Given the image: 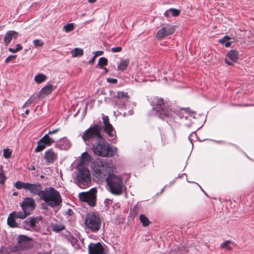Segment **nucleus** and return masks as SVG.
<instances>
[{"label":"nucleus","mask_w":254,"mask_h":254,"mask_svg":"<svg viewBox=\"0 0 254 254\" xmlns=\"http://www.w3.org/2000/svg\"><path fill=\"white\" fill-rule=\"evenodd\" d=\"M89 254H106L104 248L100 243H91L88 246Z\"/></svg>","instance_id":"obj_17"},{"label":"nucleus","mask_w":254,"mask_h":254,"mask_svg":"<svg viewBox=\"0 0 254 254\" xmlns=\"http://www.w3.org/2000/svg\"><path fill=\"white\" fill-rule=\"evenodd\" d=\"M77 241V240L75 238H73L72 239V243H75Z\"/></svg>","instance_id":"obj_52"},{"label":"nucleus","mask_w":254,"mask_h":254,"mask_svg":"<svg viewBox=\"0 0 254 254\" xmlns=\"http://www.w3.org/2000/svg\"><path fill=\"white\" fill-rule=\"evenodd\" d=\"M129 64L128 59L123 60L121 61L120 64L118 66V69L120 71H124L127 69Z\"/></svg>","instance_id":"obj_24"},{"label":"nucleus","mask_w":254,"mask_h":254,"mask_svg":"<svg viewBox=\"0 0 254 254\" xmlns=\"http://www.w3.org/2000/svg\"><path fill=\"white\" fill-rule=\"evenodd\" d=\"M17 194H18L17 192H13V195L14 196H16L17 195Z\"/></svg>","instance_id":"obj_57"},{"label":"nucleus","mask_w":254,"mask_h":254,"mask_svg":"<svg viewBox=\"0 0 254 254\" xmlns=\"http://www.w3.org/2000/svg\"><path fill=\"white\" fill-rule=\"evenodd\" d=\"M28 184V183H24L23 182H21L20 181H17L14 185L15 187L19 190L21 189H24L25 190H26L27 185Z\"/></svg>","instance_id":"obj_30"},{"label":"nucleus","mask_w":254,"mask_h":254,"mask_svg":"<svg viewBox=\"0 0 254 254\" xmlns=\"http://www.w3.org/2000/svg\"><path fill=\"white\" fill-rule=\"evenodd\" d=\"M84 223L88 230L95 233L100 230L101 227L102 220L98 214L90 213L86 215Z\"/></svg>","instance_id":"obj_7"},{"label":"nucleus","mask_w":254,"mask_h":254,"mask_svg":"<svg viewBox=\"0 0 254 254\" xmlns=\"http://www.w3.org/2000/svg\"><path fill=\"white\" fill-rule=\"evenodd\" d=\"M32 239L25 235H20L18 237L17 247L19 250H25L32 247Z\"/></svg>","instance_id":"obj_15"},{"label":"nucleus","mask_w":254,"mask_h":254,"mask_svg":"<svg viewBox=\"0 0 254 254\" xmlns=\"http://www.w3.org/2000/svg\"><path fill=\"white\" fill-rule=\"evenodd\" d=\"M46 76L44 74H39L35 76V81L37 83H41L46 79Z\"/></svg>","instance_id":"obj_29"},{"label":"nucleus","mask_w":254,"mask_h":254,"mask_svg":"<svg viewBox=\"0 0 254 254\" xmlns=\"http://www.w3.org/2000/svg\"><path fill=\"white\" fill-rule=\"evenodd\" d=\"M89 156L87 152H85L82 154V161H88Z\"/></svg>","instance_id":"obj_38"},{"label":"nucleus","mask_w":254,"mask_h":254,"mask_svg":"<svg viewBox=\"0 0 254 254\" xmlns=\"http://www.w3.org/2000/svg\"><path fill=\"white\" fill-rule=\"evenodd\" d=\"M42 185L40 184H30L28 183L26 190H29L31 193L36 194L41 197V192H42Z\"/></svg>","instance_id":"obj_18"},{"label":"nucleus","mask_w":254,"mask_h":254,"mask_svg":"<svg viewBox=\"0 0 254 254\" xmlns=\"http://www.w3.org/2000/svg\"><path fill=\"white\" fill-rule=\"evenodd\" d=\"M32 169L33 170H34V169H35L34 167H32Z\"/></svg>","instance_id":"obj_62"},{"label":"nucleus","mask_w":254,"mask_h":254,"mask_svg":"<svg viewBox=\"0 0 254 254\" xmlns=\"http://www.w3.org/2000/svg\"><path fill=\"white\" fill-rule=\"evenodd\" d=\"M15 49H16V50H17V51L18 52V51H20V50H22V46H21V45L20 44H17V45H16V48Z\"/></svg>","instance_id":"obj_48"},{"label":"nucleus","mask_w":254,"mask_h":254,"mask_svg":"<svg viewBox=\"0 0 254 254\" xmlns=\"http://www.w3.org/2000/svg\"><path fill=\"white\" fill-rule=\"evenodd\" d=\"M81 201L86 202L89 206L93 207L96 204L97 190L95 188L91 189L87 192H82L78 194Z\"/></svg>","instance_id":"obj_8"},{"label":"nucleus","mask_w":254,"mask_h":254,"mask_svg":"<svg viewBox=\"0 0 254 254\" xmlns=\"http://www.w3.org/2000/svg\"><path fill=\"white\" fill-rule=\"evenodd\" d=\"M230 39V38L229 37L225 36L222 39H221L219 40V42L220 43L224 44L225 42H226V41L229 40Z\"/></svg>","instance_id":"obj_40"},{"label":"nucleus","mask_w":254,"mask_h":254,"mask_svg":"<svg viewBox=\"0 0 254 254\" xmlns=\"http://www.w3.org/2000/svg\"><path fill=\"white\" fill-rule=\"evenodd\" d=\"M96 58V56L94 55L93 57L91 58V59L89 61L88 63L89 64H93L95 62Z\"/></svg>","instance_id":"obj_46"},{"label":"nucleus","mask_w":254,"mask_h":254,"mask_svg":"<svg viewBox=\"0 0 254 254\" xmlns=\"http://www.w3.org/2000/svg\"><path fill=\"white\" fill-rule=\"evenodd\" d=\"M94 56H96V57L99 56H101L104 54V52L102 51H97L93 53Z\"/></svg>","instance_id":"obj_44"},{"label":"nucleus","mask_w":254,"mask_h":254,"mask_svg":"<svg viewBox=\"0 0 254 254\" xmlns=\"http://www.w3.org/2000/svg\"><path fill=\"white\" fill-rule=\"evenodd\" d=\"M59 130H60L59 128H57V129H54L51 131L50 130L48 134V135L55 134V133H56L57 132H58Z\"/></svg>","instance_id":"obj_45"},{"label":"nucleus","mask_w":254,"mask_h":254,"mask_svg":"<svg viewBox=\"0 0 254 254\" xmlns=\"http://www.w3.org/2000/svg\"><path fill=\"white\" fill-rule=\"evenodd\" d=\"M111 50L113 53L120 52L122 50V48L121 47H114L112 48Z\"/></svg>","instance_id":"obj_39"},{"label":"nucleus","mask_w":254,"mask_h":254,"mask_svg":"<svg viewBox=\"0 0 254 254\" xmlns=\"http://www.w3.org/2000/svg\"><path fill=\"white\" fill-rule=\"evenodd\" d=\"M15 218H19L20 219H24L28 215L26 212L24 211H13L11 213Z\"/></svg>","instance_id":"obj_25"},{"label":"nucleus","mask_w":254,"mask_h":254,"mask_svg":"<svg viewBox=\"0 0 254 254\" xmlns=\"http://www.w3.org/2000/svg\"><path fill=\"white\" fill-rule=\"evenodd\" d=\"M68 211L69 215H71L70 212H71L72 211L71 210H69Z\"/></svg>","instance_id":"obj_59"},{"label":"nucleus","mask_w":254,"mask_h":254,"mask_svg":"<svg viewBox=\"0 0 254 254\" xmlns=\"http://www.w3.org/2000/svg\"><path fill=\"white\" fill-rule=\"evenodd\" d=\"M0 254H7L5 251V249L3 248L0 249Z\"/></svg>","instance_id":"obj_47"},{"label":"nucleus","mask_w":254,"mask_h":254,"mask_svg":"<svg viewBox=\"0 0 254 254\" xmlns=\"http://www.w3.org/2000/svg\"><path fill=\"white\" fill-rule=\"evenodd\" d=\"M18 33L14 31H8L5 35L4 43L5 46H7L11 41L13 38H16Z\"/></svg>","instance_id":"obj_21"},{"label":"nucleus","mask_w":254,"mask_h":254,"mask_svg":"<svg viewBox=\"0 0 254 254\" xmlns=\"http://www.w3.org/2000/svg\"><path fill=\"white\" fill-rule=\"evenodd\" d=\"M88 0V2L90 3H94V2H96V1L97 0Z\"/></svg>","instance_id":"obj_53"},{"label":"nucleus","mask_w":254,"mask_h":254,"mask_svg":"<svg viewBox=\"0 0 254 254\" xmlns=\"http://www.w3.org/2000/svg\"><path fill=\"white\" fill-rule=\"evenodd\" d=\"M20 206L22 210L29 215L35 209L36 205L34 198L27 197L24 198L23 201L20 204Z\"/></svg>","instance_id":"obj_12"},{"label":"nucleus","mask_w":254,"mask_h":254,"mask_svg":"<svg viewBox=\"0 0 254 254\" xmlns=\"http://www.w3.org/2000/svg\"><path fill=\"white\" fill-rule=\"evenodd\" d=\"M139 220L143 227L149 226L151 223L148 218L144 214H141L139 216Z\"/></svg>","instance_id":"obj_27"},{"label":"nucleus","mask_w":254,"mask_h":254,"mask_svg":"<svg viewBox=\"0 0 254 254\" xmlns=\"http://www.w3.org/2000/svg\"><path fill=\"white\" fill-rule=\"evenodd\" d=\"M103 68L105 70V73H106L108 72V69L106 67H103Z\"/></svg>","instance_id":"obj_54"},{"label":"nucleus","mask_w":254,"mask_h":254,"mask_svg":"<svg viewBox=\"0 0 254 254\" xmlns=\"http://www.w3.org/2000/svg\"><path fill=\"white\" fill-rule=\"evenodd\" d=\"M238 51L233 50H230L227 54V58L225 59V63L229 65H232L233 63L237 62L238 59Z\"/></svg>","instance_id":"obj_19"},{"label":"nucleus","mask_w":254,"mask_h":254,"mask_svg":"<svg viewBox=\"0 0 254 254\" xmlns=\"http://www.w3.org/2000/svg\"><path fill=\"white\" fill-rule=\"evenodd\" d=\"M91 175L89 170L82 167L80 168L77 175L76 180L78 185L80 187L87 186L91 182Z\"/></svg>","instance_id":"obj_9"},{"label":"nucleus","mask_w":254,"mask_h":254,"mask_svg":"<svg viewBox=\"0 0 254 254\" xmlns=\"http://www.w3.org/2000/svg\"><path fill=\"white\" fill-rule=\"evenodd\" d=\"M92 150L97 155L103 157H113L117 151L115 147H111L106 143L103 138L100 141L93 143Z\"/></svg>","instance_id":"obj_4"},{"label":"nucleus","mask_w":254,"mask_h":254,"mask_svg":"<svg viewBox=\"0 0 254 254\" xmlns=\"http://www.w3.org/2000/svg\"><path fill=\"white\" fill-rule=\"evenodd\" d=\"M63 28L65 32H69L71 31H72L74 28V24L72 23H68L65 25Z\"/></svg>","instance_id":"obj_31"},{"label":"nucleus","mask_w":254,"mask_h":254,"mask_svg":"<svg viewBox=\"0 0 254 254\" xmlns=\"http://www.w3.org/2000/svg\"><path fill=\"white\" fill-rule=\"evenodd\" d=\"M231 242L227 240L221 245V247L222 248H226L228 250H231L232 248L229 245Z\"/></svg>","instance_id":"obj_34"},{"label":"nucleus","mask_w":254,"mask_h":254,"mask_svg":"<svg viewBox=\"0 0 254 254\" xmlns=\"http://www.w3.org/2000/svg\"><path fill=\"white\" fill-rule=\"evenodd\" d=\"M169 10L168 11H165V12L164 13V15L165 16L167 17H168L169 16Z\"/></svg>","instance_id":"obj_51"},{"label":"nucleus","mask_w":254,"mask_h":254,"mask_svg":"<svg viewBox=\"0 0 254 254\" xmlns=\"http://www.w3.org/2000/svg\"><path fill=\"white\" fill-rule=\"evenodd\" d=\"M188 110H189V109H186V111L187 112Z\"/></svg>","instance_id":"obj_60"},{"label":"nucleus","mask_w":254,"mask_h":254,"mask_svg":"<svg viewBox=\"0 0 254 254\" xmlns=\"http://www.w3.org/2000/svg\"><path fill=\"white\" fill-rule=\"evenodd\" d=\"M231 44V42H226L225 43V46L227 48L229 47L230 46Z\"/></svg>","instance_id":"obj_50"},{"label":"nucleus","mask_w":254,"mask_h":254,"mask_svg":"<svg viewBox=\"0 0 254 254\" xmlns=\"http://www.w3.org/2000/svg\"><path fill=\"white\" fill-rule=\"evenodd\" d=\"M16 55H10L6 59H5V63H8L11 60L13 59L16 58Z\"/></svg>","instance_id":"obj_41"},{"label":"nucleus","mask_w":254,"mask_h":254,"mask_svg":"<svg viewBox=\"0 0 254 254\" xmlns=\"http://www.w3.org/2000/svg\"><path fill=\"white\" fill-rule=\"evenodd\" d=\"M41 220L37 217H30L23 223V227L24 229L32 231L38 232L40 228L36 226V224Z\"/></svg>","instance_id":"obj_14"},{"label":"nucleus","mask_w":254,"mask_h":254,"mask_svg":"<svg viewBox=\"0 0 254 254\" xmlns=\"http://www.w3.org/2000/svg\"><path fill=\"white\" fill-rule=\"evenodd\" d=\"M169 11L172 12V15L174 17L179 16L181 12L180 10L173 8H170Z\"/></svg>","instance_id":"obj_35"},{"label":"nucleus","mask_w":254,"mask_h":254,"mask_svg":"<svg viewBox=\"0 0 254 254\" xmlns=\"http://www.w3.org/2000/svg\"><path fill=\"white\" fill-rule=\"evenodd\" d=\"M102 119L104 125V131L109 137L113 138L115 131L112 125L110 123L108 116L104 115Z\"/></svg>","instance_id":"obj_16"},{"label":"nucleus","mask_w":254,"mask_h":254,"mask_svg":"<svg viewBox=\"0 0 254 254\" xmlns=\"http://www.w3.org/2000/svg\"><path fill=\"white\" fill-rule=\"evenodd\" d=\"M175 31V26L171 24H164L162 27L159 30L156 35V38L158 40H161L165 37L170 35L174 33Z\"/></svg>","instance_id":"obj_11"},{"label":"nucleus","mask_w":254,"mask_h":254,"mask_svg":"<svg viewBox=\"0 0 254 254\" xmlns=\"http://www.w3.org/2000/svg\"><path fill=\"white\" fill-rule=\"evenodd\" d=\"M151 105L153 106L152 111L155 112V115L161 119L172 117L174 112L169 106L168 103L157 97L151 99Z\"/></svg>","instance_id":"obj_1"},{"label":"nucleus","mask_w":254,"mask_h":254,"mask_svg":"<svg viewBox=\"0 0 254 254\" xmlns=\"http://www.w3.org/2000/svg\"><path fill=\"white\" fill-rule=\"evenodd\" d=\"M33 44L36 47L38 46L42 47L44 45V42L39 39L34 40L33 41Z\"/></svg>","instance_id":"obj_37"},{"label":"nucleus","mask_w":254,"mask_h":254,"mask_svg":"<svg viewBox=\"0 0 254 254\" xmlns=\"http://www.w3.org/2000/svg\"><path fill=\"white\" fill-rule=\"evenodd\" d=\"M44 158L47 163L53 164L57 160L58 154L54 151L53 149L51 148L45 152Z\"/></svg>","instance_id":"obj_20"},{"label":"nucleus","mask_w":254,"mask_h":254,"mask_svg":"<svg viewBox=\"0 0 254 254\" xmlns=\"http://www.w3.org/2000/svg\"><path fill=\"white\" fill-rule=\"evenodd\" d=\"M55 141L53 138L49 137L48 134H46L38 141V145L34 150L35 152L42 151L47 146L51 145Z\"/></svg>","instance_id":"obj_13"},{"label":"nucleus","mask_w":254,"mask_h":254,"mask_svg":"<svg viewBox=\"0 0 254 254\" xmlns=\"http://www.w3.org/2000/svg\"><path fill=\"white\" fill-rule=\"evenodd\" d=\"M32 101L31 100H30V99L28 100L25 103V104L23 105L22 108H25L26 107H29L30 106L31 104H32Z\"/></svg>","instance_id":"obj_43"},{"label":"nucleus","mask_w":254,"mask_h":254,"mask_svg":"<svg viewBox=\"0 0 254 254\" xmlns=\"http://www.w3.org/2000/svg\"><path fill=\"white\" fill-rule=\"evenodd\" d=\"M6 179V177L4 175V171L2 169V167L0 168V184L3 185Z\"/></svg>","instance_id":"obj_32"},{"label":"nucleus","mask_w":254,"mask_h":254,"mask_svg":"<svg viewBox=\"0 0 254 254\" xmlns=\"http://www.w3.org/2000/svg\"><path fill=\"white\" fill-rule=\"evenodd\" d=\"M32 169L33 170H34V169H35L34 167H32Z\"/></svg>","instance_id":"obj_61"},{"label":"nucleus","mask_w":254,"mask_h":254,"mask_svg":"<svg viewBox=\"0 0 254 254\" xmlns=\"http://www.w3.org/2000/svg\"><path fill=\"white\" fill-rule=\"evenodd\" d=\"M101 130V127L97 124H95L83 132L82 138L86 144H93L94 142L103 139Z\"/></svg>","instance_id":"obj_3"},{"label":"nucleus","mask_w":254,"mask_h":254,"mask_svg":"<svg viewBox=\"0 0 254 254\" xmlns=\"http://www.w3.org/2000/svg\"><path fill=\"white\" fill-rule=\"evenodd\" d=\"M114 169V165L112 163L98 161L93 163L94 176L97 178L109 176V174H112Z\"/></svg>","instance_id":"obj_5"},{"label":"nucleus","mask_w":254,"mask_h":254,"mask_svg":"<svg viewBox=\"0 0 254 254\" xmlns=\"http://www.w3.org/2000/svg\"><path fill=\"white\" fill-rule=\"evenodd\" d=\"M8 51L12 53H15L17 52V51L16 49H14L12 48H9Z\"/></svg>","instance_id":"obj_49"},{"label":"nucleus","mask_w":254,"mask_h":254,"mask_svg":"<svg viewBox=\"0 0 254 254\" xmlns=\"http://www.w3.org/2000/svg\"><path fill=\"white\" fill-rule=\"evenodd\" d=\"M25 113L26 114V115H28L29 113V110H26L25 112Z\"/></svg>","instance_id":"obj_55"},{"label":"nucleus","mask_w":254,"mask_h":254,"mask_svg":"<svg viewBox=\"0 0 254 254\" xmlns=\"http://www.w3.org/2000/svg\"><path fill=\"white\" fill-rule=\"evenodd\" d=\"M11 156V151L9 149H5L3 150V156L5 158H9Z\"/></svg>","instance_id":"obj_36"},{"label":"nucleus","mask_w":254,"mask_h":254,"mask_svg":"<svg viewBox=\"0 0 254 254\" xmlns=\"http://www.w3.org/2000/svg\"><path fill=\"white\" fill-rule=\"evenodd\" d=\"M40 198L51 207L59 206L62 203V198L59 191L53 187L47 188L41 192Z\"/></svg>","instance_id":"obj_2"},{"label":"nucleus","mask_w":254,"mask_h":254,"mask_svg":"<svg viewBox=\"0 0 254 254\" xmlns=\"http://www.w3.org/2000/svg\"><path fill=\"white\" fill-rule=\"evenodd\" d=\"M107 81L111 83L116 84L118 82V80L115 78H108L107 79Z\"/></svg>","instance_id":"obj_42"},{"label":"nucleus","mask_w":254,"mask_h":254,"mask_svg":"<svg viewBox=\"0 0 254 254\" xmlns=\"http://www.w3.org/2000/svg\"><path fill=\"white\" fill-rule=\"evenodd\" d=\"M84 52L82 49L76 48L71 51L73 57H81L83 55Z\"/></svg>","instance_id":"obj_26"},{"label":"nucleus","mask_w":254,"mask_h":254,"mask_svg":"<svg viewBox=\"0 0 254 254\" xmlns=\"http://www.w3.org/2000/svg\"><path fill=\"white\" fill-rule=\"evenodd\" d=\"M15 217L11 213L9 214L7 219V223L9 227L11 228L18 227V224L15 221Z\"/></svg>","instance_id":"obj_22"},{"label":"nucleus","mask_w":254,"mask_h":254,"mask_svg":"<svg viewBox=\"0 0 254 254\" xmlns=\"http://www.w3.org/2000/svg\"><path fill=\"white\" fill-rule=\"evenodd\" d=\"M129 99V96L127 92L118 91L117 95L113 97V102L118 107L123 108L128 101Z\"/></svg>","instance_id":"obj_10"},{"label":"nucleus","mask_w":254,"mask_h":254,"mask_svg":"<svg viewBox=\"0 0 254 254\" xmlns=\"http://www.w3.org/2000/svg\"><path fill=\"white\" fill-rule=\"evenodd\" d=\"M108 64V60L107 58L104 57L100 58L99 59L98 65L102 67L103 66L107 65Z\"/></svg>","instance_id":"obj_33"},{"label":"nucleus","mask_w":254,"mask_h":254,"mask_svg":"<svg viewBox=\"0 0 254 254\" xmlns=\"http://www.w3.org/2000/svg\"><path fill=\"white\" fill-rule=\"evenodd\" d=\"M37 254H48V253H38Z\"/></svg>","instance_id":"obj_58"},{"label":"nucleus","mask_w":254,"mask_h":254,"mask_svg":"<svg viewBox=\"0 0 254 254\" xmlns=\"http://www.w3.org/2000/svg\"><path fill=\"white\" fill-rule=\"evenodd\" d=\"M54 89L55 88H54L53 85L52 84H48L42 88L40 93L41 95H48L50 94Z\"/></svg>","instance_id":"obj_23"},{"label":"nucleus","mask_w":254,"mask_h":254,"mask_svg":"<svg viewBox=\"0 0 254 254\" xmlns=\"http://www.w3.org/2000/svg\"><path fill=\"white\" fill-rule=\"evenodd\" d=\"M106 181L112 193L117 195L122 193L123 181L120 177L116 176L113 174H109V176L106 178Z\"/></svg>","instance_id":"obj_6"},{"label":"nucleus","mask_w":254,"mask_h":254,"mask_svg":"<svg viewBox=\"0 0 254 254\" xmlns=\"http://www.w3.org/2000/svg\"><path fill=\"white\" fill-rule=\"evenodd\" d=\"M190 113V116H192L193 114H194V112H189Z\"/></svg>","instance_id":"obj_56"},{"label":"nucleus","mask_w":254,"mask_h":254,"mask_svg":"<svg viewBox=\"0 0 254 254\" xmlns=\"http://www.w3.org/2000/svg\"><path fill=\"white\" fill-rule=\"evenodd\" d=\"M52 228L53 231L57 233L60 232L65 229V227L64 225L57 224H52Z\"/></svg>","instance_id":"obj_28"}]
</instances>
